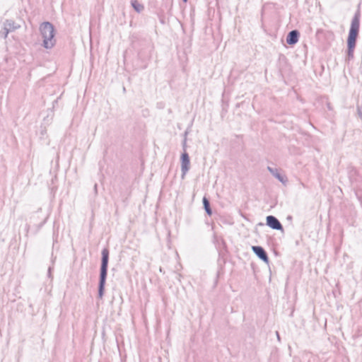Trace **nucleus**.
Segmentation results:
<instances>
[{
	"label": "nucleus",
	"mask_w": 362,
	"mask_h": 362,
	"mask_svg": "<svg viewBox=\"0 0 362 362\" xmlns=\"http://www.w3.org/2000/svg\"><path fill=\"white\" fill-rule=\"evenodd\" d=\"M202 202H203L204 209L206 213L209 216H211L212 214V210L211 209L209 200L206 197H204V198L202 199Z\"/></svg>",
	"instance_id": "nucleus-10"
},
{
	"label": "nucleus",
	"mask_w": 362,
	"mask_h": 362,
	"mask_svg": "<svg viewBox=\"0 0 362 362\" xmlns=\"http://www.w3.org/2000/svg\"><path fill=\"white\" fill-rule=\"evenodd\" d=\"M252 250L261 260L265 263H269V259L268 255L262 246H252Z\"/></svg>",
	"instance_id": "nucleus-6"
},
{
	"label": "nucleus",
	"mask_w": 362,
	"mask_h": 362,
	"mask_svg": "<svg viewBox=\"0 0 362 362\" xmlns=\"http://www.w3.org/2000/svg\"><path fill=\"white\" fill-rule=\"evenodd\" d=\"M300 33L298 30H293L290 31L286 36V42L289 45H296L299 40Z\"/></svg>",
	"instance_id": "nucleus-7"
},
{
	"label": "nucleus",
	"mask_w": 362,
	"mask_h": 362,
	"mask_svg": "<svg viewBox=\"0 0 362 362\" xmlns=\"http://www.w3.org/2000/svg\"><path fill=\"white\" fill-rule=\"evenodd\" d=\"M187 134V132H185V136H186ZM186 143H187V139H186V137H185V139H184V140L182 141V147H183V149H184L185 151H186V149H185L186 148Z\"/></svg>",
	"instance_id": "nucleus-12"
},
{
	"label": "nucleus",
	"mask_w": 362,
	"mask_h": 362,
	"mask_svg": "<svg viewBox=\"0 0 362 362\" xmlns=\"http://www.w3.org/2000/svg\"><path fill=\"white\" fill-rule=\"evenodd\" d=\"M4 33L1 35L4 38H6L8 36V34L10 33V31H8L7 29H4Z\"/></svg>",
	"instance_id": "nucleus-13"
},
{
	"label": "nucleus",
	"mask_w": 362,
	"mask_h": 362,
	"mask_svg": "<svg viewBox=\"0 0 362 362\" xmlns=\"http://www.w3.org/2000/svg\"><path fill=\"white\" fill-rule=\"evenodd\" d=\"M98 185L97 184H95L94 185V191H95V193L97 194L98 193Z\"/></svg>",
	"instance_id": "nucleus-15"
},
{
	"label": "nucleus",
	"mask_w": 362,
	"mask_h": 362,
	"mask_svg": "<svg viewBox=\"0 0 362 362\" xmlns=\"http://www.w3.org/2000/svg\"><path fill=\"white\" fill-rule=\"evenodd\" d=\"M40 31L43 38V47L51 49L55 45L54 28L49 22H44L40 26Z\"/></svg>",
	"instance_id": "nucleus-3"
},
{
	"label": "nucleus",
	"mask_w": 362,
	"mask_h": 362,
	"mask_svg": "<svg viewBox=\"0 0 362 362\" xmlns=\"http://www.w3.org/2000/svg\"><path fill=\"white\" fill-rule=\"evenodd\" d=\"M266 224L272 229L284 231V228L281 222L276 217L272 215L267 216Z\"/></svg>",
	"instance_id": "nucleus-4"
},
{
	"label": "nucleus",
	"mask_w": 362,
	"mask_h": 362,
	"mask_svg": "<svg viewBox=\"0 0 362 362\" xmlns=\"http://www.w3.org/2000/svg\"><path fill=\"white\" fill-rule=\"evenodd\" d=\"M181 172H182V179H184L186 173L189 170L190 166V160L189 154L184 151V153L181 155Z\"/></svg>",
	"instance_id": "nucleus-5"
},
{
	"label": "nucleus",
	"mask_w": 362,
	"mask_h": 362,
	"mask_svg": "<svg viewBox=\"0 0 362 362\" xmlns=\"http://www.w3.org/2000/svg\"><path fill=\"white\" fill-rule=\"evenodd\" d=\"M361 13L357 11L351 20V26L347 37L346 59L351 60L354 58V49L356 45V40L359 33Z\"/></svg>",
	"instance_id": "nucleus-1"
},
{
	"label": "nucleus",
	"mask_w": 362,
	"mask_h": 362,
	"mask_svg": "<svg viewBox=\"0 0 362 362\" xmlns=\"http://www.w3.org/2000/svg\"><path fill=\"white\" fill-rule=\"evenodd\" d=\"M184 2H187V0H182Z\"/></svg>",
	"instance_id": "nucleus-17"
},
{
	"label": "nucleus",
	"mask_w": 362,
	"mask_h": 362,
	"mask_svg": "<svg viewBox=\"0 0 362 362\" xmlns=\"http://www.w3.org/2000/svg\"><path fill=\"white\" fill-rule=\"evenodd\" d=\"M51 272H52V267H49L48 268V272H47V274H48V276L50 278L51 277Z\"/></svg>",
	"instance_id": "nucleus-14"
},
{
	"label": "nucleus",
	"mask_w": 362,
	"mask_h": 362,
	"mask_svg": "<svg viewBox=\"0 0 362 362\" xmlns=\"http://www.w3.org/2000/svg\"><path fill=\"white\" fill-rule=\"evenodd\" d=\"M276 334H277V337H278V339H279V332H276Z\"/></svg>",
	"instance_id": "nucleus-16"
},
{
	"label": "nucleus",
	"mask_w": 362,
	"mask_h": 362,
	"mask_svg": "<svg viewBox=\"0 0 362 362\" xmlns=\"http://www.w3.org/2000/svg\"><path fill=\"white\" fill-rule=\"evenodd\" d=\"M20 27V25H17L13 20L7 19L4 22V29H7L10 32L14 31Z\"/></svg>",
	"instance_id": "nucleus-9"
},
{
	"label": "nucleus",
	"mask_w": 362,
	"mask_h": 362,
	"mask_svg": "<svg viewBox=\"0 0 362 362\" xmlns=\"http://www.w3.org/2000/svg\"><path fill=\"white\" fill-rule=\"evenodd\" d=\"M131 5L134 8V9L138 13H141L144 9V6L142 4H139L136 0L131 1Z\"/></svg>",
	"instance_id": "nucleus-11"
},
{
	"label": "nucleus",
	"mask_w": 362,
	"mask_h": 362,
	"mask_svg": "<svg viewBox=\"0 0 362 362\" xmlns=\"http://www.w3.org/2000/svg\"><path fill=\"white\" fill-rule=\"evenodd\" d=\"M267 170L279 182H281V183H284V184L286 182V181H287L286 178L284 175H282L281 173H279L277 168H274L270 166H268Z\"/></svg>",
	"instance_id": "nucleus-8"
},
{
	"label": "nucleus",
	"mask_w": 362,
	"mask_h": 362,
	"mask_svg": "<svg viewBox=\"0 0 362 362\" xmlns=\"http://www.w3.org/2000/svg\"><path fill=\"white\" fill-rule=\"evenodd\" d=\"M109 249L105 247L101 252V264L100 268V276L98 282V298L102 299L105 293V286L106 284V279L107 276V269L109 262Z\"/></svg>",
	"instance_id": "nucleus-2"
}]
</instances>
